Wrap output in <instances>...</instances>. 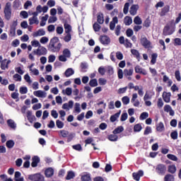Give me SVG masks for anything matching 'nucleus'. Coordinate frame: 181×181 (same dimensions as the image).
I'll use <instances>...</instances> for the list:
<instances>
[{"label":"nucleus","mask_w":181,"mask_h":181,"mask_svg":"<svg viewBox=\"0 0 181 181\" xmlns=\"http://www.w3.org/2000/svg\"><path fill=\"white\" fill-rule=\"evenodd\" d=\"M12 4L11 2H7L4 7V13L6 21H11L12 18Z\"/></svg>","instance_id":"obj_1"},{"label":"nucleus","mask_w":181,"mask_h":181,"mask_svg":"<svg viewBox=\"0 0 181 181\" xmlns=\"http://www.w3.org/2000/svg\"><path fill=\"white\" fill-rule=\"evenodd\" d=\"M174 33L175 27L169 25V24H167L163 30V35L164 36H169L170 35H173Z\"/></svg>","instance_id":"obj_2"},{"label":"nucleus","mask_w":181,"mask_h":181,"mask_svg":"<svg viewBox=\"0 0 181 181\" xmlns=\"http://www.w3.org/2000/svg\"><path fill=\"white\" fill-rule=\"evenodd\" d=\"M156 172L158 175L163 176L166 173V165L163 164H158L156 168Z\"/></svg>","instance_id":"obj_3"},{"label":"nucleus","mask_w":181,"mask_h":181,"mask_svg":"<svg viewBox=\"0 0 181 181\" xmlns=\"http://www.w3.org/2000/svg\"><path fill=\"white\" fill-rule=\"evenodd\" d=\"M28 179L33 181H45V177L40 174L30 175Z\"/></svg>","instance_id":"obj_4"},{"label":"nucleus","mask_w":181,"mask_h":181,"mask_svg":"<svg viewBox=\"0 0 181 181\" xmlns=\"http://www.w3.org/2000/svg\"><path fill=\"white\" fill-rule=\"evenodd\" d=\"M60 49H62V43L60 42H59L57 45H54V47L48 45V50L52 53H59V52H60Z\"/></svg>","instance_id":"obj_5"},{"label":"nucleus","mask_w":181,"mask_h":181,"mask_svg":"<svg viewBox=\"0 0 181 181\" xmlns=\"http://www.w3.org/2000/svg\"><path fill=\"white\" fill-rule=\"evenodd\" d=\"M134 74V69H124V76L126 77L129 81H131L132 80V78L131 76Z\"/></svg>","instance_id":"obj_6"},{"label":"nucleus","mask_w":181,"mask_h":181,"mask_svg":"<svg viewBox=\"0 0 181 181\" xmlns=\"http://www.w3.org/2000/svg\"><path fill=\"white\" fill-rule=\"evenodd\" d=\"M135 73L143 74V76H146L148 74V72L144 69H142L139 65H136L134 67Z\"/></svg>","instance_id":"obj_7"},{"label":"nucleus","mask_w":181,"mask_h":181,"mask_svg":"<svg viewBox=\"0 0 181 181\" xmlns=\"http://www.w3.org/2000/svg\"><path fill=\"white\" fill-rule=\"evenodd\" d=\"M136 98H138V94L134 93L131 100V103H133L134 107H139V104H141L139 100H136Z\"/></svg>","instance_id":"obj_8"},{"label":"nucleus","mask_w":181,"mask_h":181,"mask_svg":"<svg viewBox=\"0 0 181 181\" xmlns=\"http://www.w3.org/2000/svg\"><path fill=\"white\" fill-rule=\"evenodd\" d=\"M110 42L111 40L110 39V37L107 35L100 36V43H102V45H110Z\"/></svg>","instance_id":"obj_9"},{"label":"nucleus","mask_w":181,"mask_h":181,"mask_svg":"<svg viewBox=\"0 0 181 181\" xmlns=\"http://www.w3.org/2000/svg\"><path fill=\"white\" fill-rule=\"evenodd\" d=\"M38 56H46L47 54V49L45 47L40 46L37 48Z\"/></svg>","instance_id":"obj_10"},{"label":"nucleus","mask_w":181,"mask_h":181,"mask_svg":"<svg viewBox=\"0 0 181 181\" xmlns=\"http://www.w3.org/2000/svg\"><path fill=\"white\" fill-rule=\"evenodd\" d=\"M138 9H139V6L138 4H134L130 7L129 13L132 16H135V14L136 13Z\"/></svg>","instance_id":"obj_11"},{"label":"nucleus","mask_w":181,"mask_h":181,"mask_svg":"<svg viewBox=\"0 0 181 181\" xmlns=\"http://www.w3.org/2000/svg\"><path fill=\"white\" fill-rule=\"evenodd\" d=\"M33 94L35 95V97H38L40 98H46V93L43 90L34 91Z\"/></svg>","instance_id":"obj_12"},{"label":"nucleus","mask_w":181,"mask_h":181,"mask_svg":"<svg viewBox=\"0 0 181 181\" xmlns=\"http://www.w3.org/2000/svg\"><path fill=\"white\" fill-rule=\"evenodd\" d=\"M46 35V31L43 28L39 29L37 31L33 34V37H37L39 36H45Z\"/></svg>","instance_id":"obj_13"},{"label":"nucleus","mask_w":181,"mask_h":181,"mask_svg":"<svg viewBox=\"0 0 181 181\" xmlns=\"http://www.w3.org/2000/svg\"><path fill=\"white\" fill-rule=\"evenodd\" d=\"M132 176L134 180L139 181V179H141V176H144V171L139 170L137 173H133Z\"/></svg>","instance_id":"obj_14"},{"label":"nucleus","mask_w":181,"mask_h":181,"mask_svg":"<svg viewBox=\"0 0 181 181\" xmlns=\"http://www.w3.org/2000/svg\"><path fill=\"white\" fill-rule=\"evenodd\" d=\"M164 111L165 112H169V115L171 117H173V115H175V110L172 109V107H170V105H165L164 106Z\"/></svg>","instance_id":"obj_15"},{"label":"nucleus","mask_w":181,"mask_h":181,"mask_svg":"<svg viewBox=\"0 0 181 181\" xmlns=\"http://www.w3.org/2000/svg\"><path fill=\"white\" fill-rule=\"evenodd\" d=\"M32 160V168H36L37 166V163L40 162V158L37 156H35L34 157H33Z\"/></svg>","instance_id":"obj_16"},{"label":"nucleus","mask_w":181,"mask_h":181,"mask_svg":"<svg viewBox=\"0 0 181 181\" xmlns=\"http://www.w3.org/2000/svg\"><path fill=\"white\" fill-rule=\"evenodd\" d=\"M45 175L46 177H52L54 175V170L52 168H48L45 170Z\"/></svg>","instance_id":"obj_17"},{"label":"nucleus","mask_w":181,"mask_h":181,"mask_svg":"<svg viewBox=\"0 0 181 181\" xmlns=\"http://www.w3.org/2000/svg\"><path fill=\"white\" fill-rule=\"evenodd\" d=\"M169 11H170V6H169V5L165 6L161 9V12L160 13V16H165L166 13H168Z\"/></svg>","instance_id":"obj_18"},{"label":"nucleus","mask_w":181,"mask_h":181,"mask_svg":"<svg viewBox=\"0 0 181 181\" xmlns=\"http://www.w3.org/2000/svg\"><path fill=\"white\" fill-rule=\"evenodd\" d=\"M117 23H118V18L114 17L112 21L110 23V30H114V29H115V25H117Z\"/></svg>","instance_id":"obj_19"},{"label":"nucleus","mask_w":181,"mask_h":181,"mask_svg":"<svg viewBox=\"0 0 181 181\" xmlns=\"http://www.w3.org/2000/svg\"><path fill=\"white\" fill-rule=\"evenodd\" d=\"M141 43L146 48L149 47V46H151V42H149V40H148L146 37L141 38Z\"/></svg>","instance_id":"obj_20"},{"label":"nucleus","mask_w":181,"mask_h":181,"mask_svg":"<svg viewBox=\"0 0 181 181\" xmlns=\"http://www.w3.org/2000/svg\"><path fill=\"white\" fill-rule=\"evenodd\" d=\"M163 98L165 103H170V93L164 92L163 93Z\"/></svg>","instance_id":"obj_21"},{"label":"nucleus","mask_w":181,"mask_h":181,"mask_svg":"<svg viewBox=\"0 0 181 181\" xmlns=\"http://www.w3.org/2000/svg\"><path fill=\"white\" fill-rule=\"evenodd\" d=\"M27 118L29 121V122H33V121H35V119H36V117H35V115H32V112L30 111H28L27 112Z\"/></svg>","instance_id":"obj_22"},{"label":"nucleus","mask_w":181,"mask_h":181,"mask_svg":"<svg viewBox=\"0 0 181 181\" xmlns=\"http://www.w3.org/2000/svg\"><path fill=\"white\" fill-rule=\"evenodd\" d=\"M156 131H158V132H163V131H165L163 122H160L159 124H156Z\"/></svg>","instance_id":"obj_23"},{"label":"nucleus","mask_w":181,"mask_h":181,"mask_svg":"<svg viewBox=\"0 0 181 181\" xmlns=\"http://www.w3.org/2000/svg\"><path fill=\"white\" fill-rule=\"evenodd\" d=\"M7 124L12 129H16V123H15V121L11 119L7 120Z\"/></svg>","instance_id":"obj_24"},{"label":"nucleus","mask_w":181,"mask_h":181,"mask_svg":"<svg viewBox=\"0 0 181 181\" xmlns=\"http://www.w3.org/2000/svg\"><path fill=\"white\" fill-rule=\"evenodd\" d=\"M59 40L57 37H54L50 40L49 45H51V47H54V45H56L57 43H59Z\"/></svg>","instance_id":"obj_25"},{"label":"nucleus","mask_w":181,"mask_h":181,"mask_svg":"<svg viewBox=\"0 0 181 181\" xmlns=\"http://www.w3.org/2000/svg\"><path fill=\"white\" fill-rule=\"evenodd\" d=\"M119 115H121V110L110 117L111 122H115V121L119 118Z\"/></svg>","instance_id":"obj_26"},{"label":"nucleus","mask_w":181,"mask_h":181,"mask_svg":"<svg viewBox=\"0 0 181 181\" xmlns=\"http://www.w3.org/2000/svg\"><path fill=\"white\" fill-rule=\"evenodd\" d=\"M21 172L16 171L14 175L15 181H23L24 180L23 177H21Z\"/></svg>","instance_id":"obj_27"},{"label":"nucleus","mask_w":181,"mask_h":181,"mask_svg":"<svg viewBox=\"0 0 181 181\" xmlns=\"http://www.w3.org/2000/svg\"><path fill=\"white\" fill-rule=\"evenodd\" d=\"M39 25V20L37 17H32L29 18V25Z\"/></svg>","instance_id":"obj_28"},{"label":"nucleus","mask_w":181,"mask_h":181,"mask_svg":"<svg viewBox=\"0 0 181 181\" xmlns=\"http://www.w3.org/2000/svg\"><path fill=\"white\" fill-rule=\"evenodd\" d=\"M64 74L66 77H70L74 74V71L72 68H69L65 71Z\"/></svg>","instance_id":"obj_29"},{"label":"nucleus","mask_w":181,"mask_h":181,"mask_svg":"<svg viewBox=\"0 0 181 181\" xmlns=\"http://www.w3.org/2000/svg\"><path fill=\"white\" fill-rule=\"evenodd\" d=\"M124 23L126 26H129L132 23V18L129 16H126L124 19Z\"/></svg>","instance_id":"obj_30"},{"label":"nucleus","mask_w":181,"mask_h":181,"mask_svg":"<svg viewBox=\"0 0 181 181\" xmlns=\"http://www.w3.org/2000/svg\"><path fill=\"white\" fill-rule=\"evenodd\" d=\"M76 177V174L73 171H68L67 175L66 177V180H71V179H74Z\"/></svg>","instance_id":"obj_31"},{"label":"nucleus","mask_w":181,"mask_h":181,"mask_svg":"<svg viewBox=\"0 0 181 181\" xmlns=\"http://www.w3.org/2000/svg\"><path fill=\"white\" fill-rule=\"evenodd\" d=\"M98 23L100 25H103V23H104V15L103 14V13H100L98 15Z\"/></svg>","instance_id":"obj_32"},{"label":"nucleus","mask_w":181,"mask_h":181,"mask_svg":"<svg viewBox=\"0 0 181 181\" xmlns=\"http://www.w3.org/2000/svg\"><path fill=\"white\" fill-rule=\"evenodd\" d=\"M6 145L8 149H12V148L15 146V141H13V140H8L6 141Z\"/></svg>","instance_id":"obj_33"},{"label":"nucleus","mask_w":181,"mask_h":181,"mask_svg":"<svg viewBox=\"0 0 181 181\" xmlns=\"http://www.w3.org/2000/svg\"><path fill=\"white\" fill-rule=\"evenodd\" d=\"M121 132H124V127H122V126L117 127L113 131V134H121Z\"/></svg>","instance_id":"obj_34"},{"label":"nucleus","mask_w":181,"mask_h":181,"mask_svg":"<svg viewBox=\"0 0 181 181\" xmlns=\"http://www.w3.org/2000/svg\"><path fill=\"white\" fill-rule=\"evenodd\" d=\"M64 28L65 29V33H70L71 32V25L69 23H64Z\"/></svg>","instance_id":"obj_35"},{"label":"nucleus","mask_w":181,"mask_h":181,"mask_svg":"<svg viewBox=\"0 0 181 181\" xmlns=\"http://www.w3.org/2000/svg\"><path fill=\"white\" fill-rule=\"evenodd\" d=\"M109 141H111L112 142H116V141H118V136L116 134H110L108 136Z\"/></svg>","instance_id":"obj_36"},{"label":"nucleus","mask_w":181,"mask_h":181,"mask_svg":"<svg viewBox=\"0 0 181 181\" xmlns=\"http://www.w3.org/2000/svg\"><path fill=\"white\" fill-rule=\"evenodd\" d=\"M21 7V1L19 0H15L13 2V8L14 9H19V8Z\"/></svg>","instance_id":"obj_37"},{"label":"nucleus","mask_w":181,"mask_h":181,"mask_svg":"<svg viewBox=\"0 0 181 181\" xmlns=\"http://www.w3.org/2000/svg\"><path fill=\"white\" fill-rule=\"evenodd\" d=\"M142 131V125L141 124H136L134 127V132H141Z\"/></svg>","instance_id":"obj_38"},{"label":"nucleus","mask_w":181,"mask_h":181,"mask_svg":"<svg viewBox=\"0 0 181 181\" xmlns=\"http://www.w3.org/2000/svg\"><path fill=\"white\" fill-rule=\"evenodd\" d=\"M168 172L169 173H172L173 175L174 173H176V165H172L168 166Z\"/></svg>","instance_id":"obj_39"},{"label":"nucleus","mask_w":181,"mask_h":181,"mask_svg":"<svg viewBox=\"0 0 181 181\" xmlns=\"http://www.w3.org/2000/svg\"><path fill=\"white\" fill-rule=\"evenodd\" d=\"M164 181H175V177L170 174H168L165 176Z\"/></svg>","instance_id":"obj_40"},{"label":"nucleus","mask_w":181,"mask_h":181,"mask_svg":"<svg viewBox=\"0 0 181 181\" xmlns=\"http://www.w3.org/2000/svg\"><path fill=\"white\" fill-rule=\"evenodd\" d=\"M62 53H63V55L68 59L70 58V56H71V53L70 52V49H64Z\"/></svg>","instance_id":"obj_41"},{"label":"nucleus","mask_w":181,"mask_h":181,"mask_svg":"<svg viewBox=\"0 0 181 181\" xmlns=\"http://www.w3.org/2000/svg\"><path fill=\"white\" fill-rule=\"evenodd\" d=\"M71 40V33H66V35L64 37V41L66 43H69Z\"/></svg>","instance_id":"obj_42"},{"label":"nucleus","mask_w":181,"mask_h":181,"mask_svg":"<svg viewBox=\"0 0 181 181\" xmlns=\"http://www.w3.org/2000/svg\"><path fill=\"white\" fill-rule=\"evenodd\" d=\"M81 179L82 181H90L91 180V177L90 176V174H85L81 176Z\"/></svg>","instance_id":"obj_43"},{"label":"nucleus","mask_w":181,"mask_h":181,"mask_svg":"<svg viewBox=\"0 0 181 181\" xmlns=\"http://www.w3.org/2000/svg\"><path fill=\"white\" fill-rule=\"evenodd\" d=\"M89 86H90V87H97V86H98V82L95 78L91 79L89 82Z\"/></svg>","instance_id":"obj_44"},{"label":"nucleus","mask_w":181,"mask_h":181,"mask_svg":"<svg viewBox=\"0 0 181 181\" xmlns=\"http://www.w3.org/2000/svg\"><path fill=\"white\" fill-rule=\"evenodd\" d=\"M59 133L62 138H67L69 136V132L66 130H60Z\"/></svg>","instance_id":"obj_45"},{"label":"nucleus","mask_w":181,"mask_h":181,"mask_svg":"<svg viewBox=\"0 0 181 181\" xmlns=\"http://www.w3.org/2000/svg\"><path fill=\"white\" fill-rule=\"evenodd\" d=\"M134 23L135 25H142V20L137 16L134 18Z\"/></svg>","instance_id":"obj_46"},{"label":"nucleus","mask_w":181,"mask_h":181,"mask_svg":"<svg viewBox=\"0 0 181 181\" xmlns=\"http://www.w3.org/2000/svg\"><path fill=\"white\" fill-rule=\"evenodd\" d=\"M93 28L95 32H100V30L101 29V25H100L98 23H95L93 25Z\"/></svg>","instance_id":"obj_47"},{"label":"nucleus","mask_w":181,"mask_h":181,"mask_svg":"<svg viewBox=\"0 0 181 181\" xmlns=\"http://www.w3.org/2000/svg\"><path fill=\"white\" fill-rule=\"evenodd\" d=\"M122 102L123 103L124 105H128V104H129V98L128 96H124L122 98Z\"/></svg>","instance_id":"obj_48"},{"label":"nucleus","mask_w":181,"mask_h":181,"mask_svg":"<svg viewBox=\"0 0 181 181\" xmlns=\"http://www.w3.org/2000/svg\"><path fill=\"white\" fill-rule=\"evenodd\" d=\"M56 125L59 129H62L64 127V123L63 122L60 121L59 119H57L56 121Z\"/></svg>","instance_id":"obj_49"},{"label":"nucleus","mask_w":181,"mask_h":181,"mask_svg":"<svg viewBox=\"0 0 181 181\" xmlns=\"http://www.w3.org/2000/svg\"><path fill=\"white\" fill-rule=\"evenodd\" d=\"M156 59H158V54L156 53L152 54L151 63L152 64H155V63H156Z\"/></svg>","instance_id":"obj_50"},{"label":"nucleus","mask_w":181,"mask_h":181,"mask_svg":"<svg viewBox=\"0 0 181 181\" xmlns=\"http://www.w3.org/2000/svg\"><path fill=\"white\" fill-rule=\"evenodd\" d=\"M131 53L135 56V57H136V59H139L140 57V54H139V51L136 50V49H131Z\"/></svg>","instance_id":"obj_51"},{"label":"nucleus","mask_w":181,"mask_h":181,"mask_svg":"<svg viewBox=\"0 0 181 181\" xmlns=\"http://www.w3.org/2000/svg\"><path fill=\"white\" fill-rule=\"evenodd\" d=\"M149 134H152V127H149V126H147L146 127V129L144 131V135H149Z\"/></svg>","instance_id":"obj_52"},{"label":"nucleus","mask_w":181,"mask_h":181,"mask_svg":"<svg viewBox=\"0 0 181 181\" xmlns=\"http://www.w3.org/2000/svg\"><path fill=\"white\" fill-rule=\"evenodd\" d=\"M167 158L170 160H174V162L177 161V157L173 154H168Z\"/></svg>","instance_id":"obj_53"},{"label":"nucleus","mask_w":181,"mask_h":181,"mask_svg":"<svg viewBox=\"0 0 181 181\" xmlns=\"http://www.w3.org/2000/svg\"><path fill=\"white\" fill-rule=\"evenodd\" d=\"M81 67L83 73H85L86 70H87V69H88V65L86 62H82L81 64Z\"/></svg>","instance_id":"obj_54"},{"label":"nucleus","mask_w":181,"mask_h":181,"mask_svg":"<svg viewBox=\"0 0 181 181\" xmlns=\"http://www.w3.org/2000/svg\"><path fill=\"white\" fill-rule=\"evenodd\" d=\"M148 117H149V113L146 112H142L140 115V119H146V118H148Z\"/></svg>","instance_id":"obj_55"},{"label":"nucleus","mask_w":181,"mask_h":181,"mask_svg":"<svg viewBox=\"0 0 181 181\" xmlns=\"http://www.w3.org/2000/svg\"><path fill=\"white\" fill-rule=\"evenodd\" d=\"M129 9V3H126L123 8V12L124 15H127V13H128Z\"/></svg>","instance_id":"obj_56"},{"label":"nucleus","mask_w":181,"mask_h":181,"mask_svg":"<svg viewBox=\"0 0 181 181\" xmlns=\"http://www.w3.org/2000/svg\"><path fill=\"white\" fill-rule=\"evenodd\" d=\"M127 119H128V113L127 112L122 113L121 115L120 121L124 122V121H127Z\"/></svg>","instance_id":"obj_57"},{"label":"nucleus","mask_w":181,"mask_h":181,"mask_svg":"<svg viewBox=\"0 0 181 181\" xmlns=\"http://www.w3.org/2000/svg\"><path fill=\"white\" fill-rule=\"evenodd\" d=\"M72 148L73 149H75V151H78L79 152L83 151V147H81V144L74 145Z\"/></svg>","instance_id":"obj_58"},{"label":"nucleus","mask_w":181,"mask_h":181,"mask_svg":"<svg viewBox=\"0 0 181 181\" xmlns=\"http://www.w3.org/2000/svg\"><path fill=\"white\" fill-rule=\"evenodd\" d=\"M57 21V17L56 16H50L48 20V23H54V22Z\"/></svg>","instance_id":"obj_59"},{"label":"nucleus","mask_w":181,"mask_h":181,"mask_svg":"<svg viewBox=\"0 0 181 181\" xmlns=\"http://www.w3.org/2000/svg\"><path fill=\"white\" fill-rule=\"evenodd\" d=\"M40 42L42 43V45H45V43L49 42V38L47 37H42L40 38Z\"/></svg>","instance_id":"obj_60"},{"label":"nucleus","mask_w":181,"mask_h":181,"mask_svg":"<svg viewBox=\"0 0 181 181\" xmlns=\"http://www.w3.org/2000/svg\"><path fill=\"white\" fill-rule=\"evenodd\" d=\"M13 77L16 81H22V76H21V75L18 74H14Z\"/></svg>","instance_id":"obj_61"},{"label":"nucleus","mask_w":181,"mask_h":181,"mask_svg":"<svg viewBox=\"0 0 181 181\" xmlns=\"http://www.w3.org/2000/svg\"><path fill=\"white\" fill-rule=\"evenodd\" d=\"M21 94H27L28 93V88L22 86L20 88Z\"/></svg>","instance_id":"obj_62"},{"label":"nucleus","mask_w":181,"mask_h":181,"mask_svg":"<svg viewBox=\"0 0 181 181\" xmlns=\"http://www.w3.org/2000/svg\"><path fill=\"white\" fill-rule=\"evenodd\" d=\"M174 46H181V39L175 38L174 40Z\"/></svg>","instance_id":"obj_63"},{"label":"nucleus","mask_w":181,"mask_h":181,"mask_svg":"<svg viewBox=\"0 0 181 181\" xmlns=\"http://www.w3.org/2000/svg\"><path fill=\"white\" fill-rule=\"evenodd\" d=\"M172 139H177V131H174L170 134Z\"/></svg>","instance_id":"obj_64"}]
</instances>
